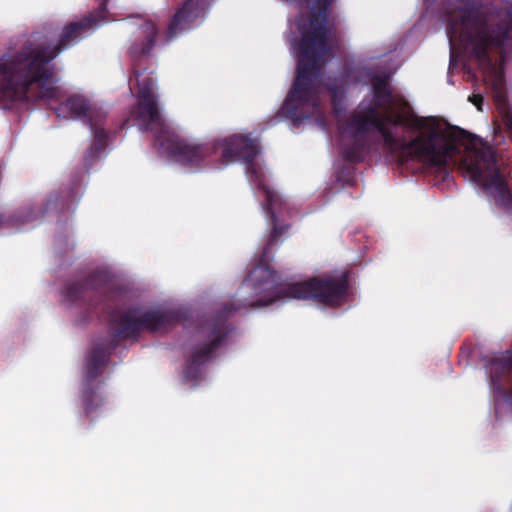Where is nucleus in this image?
I'll return each mask as SVG.
<instances>
[{
  "label": "nucleus",
  "instance_id": "obj_1",
  "mask_svg": "<svg viewBox=\"0 0 512 512\" xmlns=\"http://www.w3.org/2000/svg\"><path fill=\"white\" fill-rule=\"evenodd\" d=\"M287 231L274 244H270V237L268 238L261 254L260 263L248 273L242 282L240 289L249 290L253 299H245L239 305L234 302L225 303L215 316L201 326L200 332L209 342L195 347L186 360L183 376L187 381H195L199 378L202 365L209 361L231 332L228 323L229 317L241 308L268 306L281 299L312 300L327 307H338L346 302L350 287L349 271L325 274L295 283L283 284L281 282L278 273L272 270L267 262L270 260V250L278 245Z\"/></svg>",
  "mask_w": 512,
  "mask_h": 512
},
{
  "label": "nucleus",
  "instance_id": "obj_2",
  "mask_svg": "<svg viewBox=\"0 0 512 512\" xmlns=\"http://www.w3.org/2000/svg\"><path fill=\"white\" fill-rule=\"evenodd\" d=\"M114 294V284L109 274L99 270L79 281L68 283L63 291L65 300L70 304L85 307L91 313L101 310L111 318L112 336L94 342L86 356V383L82 391V402L85 416L90 421H93V414L104 403L98 392L100 383L94 387V382L103 373L119 341L137 339L143 330L167 332L182 320V313L176 310H149L139 316L135 308L112 311L110 302Z\"/></svg>",
  "mask_w": 512,
  "mask_h": 512
},
{
  "label": "nucleus",
  "instance_id": "obj_3",
  "mask_svg": "<svg viewBox=\"0 0 512 512\" xmlns=\"http://www.w3.org/2000/svg\"><path fill=\"white\" fill-rule=\"evenodd\" d=\"M131 114L145 131L152 129L153 126L159 127L160 133L156 136L157 140L177 162L183 165L199 167L214 156L218 149H222L220 160L223 165L242 160L246 165L249 179L258 186L263 194L262 206L271 225L270 244H274L290 228L289 224L280 222L278 218V214L282 213L285 205L284 199L265 184L264 174L255 163V159L260 153L257 139L251 138L250 135L234 134L223 140L193 143L170 134L164 128L156 97H139Z\"/></svg>",
  "mask_w": 512,
  "mask_h": 512
},
{
  "label": "nucleus",
  "instance_id": "obj_4",
  "mask_svg": "<svg viewBox=\"0 0 512 512\" xmlns=\"http://www.w3.org/2000/svg\"><path fill=\"white\" fill-rule=\"evenodd\" d=\"M100 12L89 14L81 20L64 26L59 42L54 47L24 45L13 54L0 58V100L23 101L28 96L37 99H57L60 94L51 62L67 47L77 42L81 35L99 22Z\"/></svg>",
  "mask_w": 512,
  "mask_h": 512
},
{
  "label": "nucleus",
  "instance_id": "obj_5",
  "mask_svg": "<svg viewBox=\"0 0 512 512\" xmlns=\"http://www.w3.org/2000/svg\"><path fill=\"white\" fill-rule=\"evenodd\" d=\"M306 1L311 4L309 29L302 31L296 77L282 106L283 114L294 124H300L318 112L315 81L321 75L324 57L333 56L331 43L337 42L333 25L328 26L330 6L334 0Z\"/></svg>",
  "mask_w": 512,
  "mask_h": 512
},
{
  "label": "nucleus",
  "instance_id": "obj_6",
  "mask_svg": "<svg viewBox=\"0 0 512 512\" xmlns=\"http://www.w3.org/2000/svg\"><path fill=\"white\" fill-rule=\"evenodd\" d=\"M421 137L417 161L442 175L443 179L449 175L448 162L459 152V144L473 150L471 159L465 162L471 180L486 189H493L496 203L512 211V191L497 167L496 155L490 148H475L478 141L475 135L458 126H450L446 133L432 128L422 132Z\"/></svg>",
  "mask_w": 512,
  "mask_h": 512
},
{
  "label": "nucleus",
  "instance_id": "obj_7",
  "mask_svg": "<svg viewBox=\"0 0 512 512\" xmlns=\"http://www.w3.org/2000/svg\"><path fill=\"white\" fill-rule=\"evenodd\" d=\"M485 373L489 382L495 422L512 417V348L498 357L485 359Z\"/></svg>",
  "mask_w": 512,
  "mask_h": 512
},
{
  "label": "nucleus",
  "instance_id": "obj_8",
  "mask_svg": "<svg viewBox=\"0 0 512 512\" xmlns=\"http://www.w3.org/2000/svg\"><path fill=\"white\" fill-rule=\"evenodd\" d=\"M60 111L69 112L72 118L83 119L91 129L93 134V143L85 157H97L107 146L108 134L105 129L106 114L100 110L92 108L87 98L80 95H73L60 104Z\"/></svg>",
  "mask_w": 512,
  "mask_h": 512
},
{
  "label": "nucleus",
  "instance_id": "obj_9",
  "mask_svg": "<svg viewBox=\"0 0 512 512\" xmlns=\"http://www.w3.org/2000/svg\"><path fill=\"white\" fill-rule=\"evenodd\" d=\"M158 36L159 30L153 22L146 21L139 26L135 38L127 49L131 67H134L136 73H138L139 66L145 65L152 57Z\"/></svg>",
  "mask_w": 512,
  "mask_h": 512
},
{
  "label": "nucleus",
  "instance_id": "obj_10",
  "mask_svg": "<svg viewBox=\"0 0 512 512\" xmlns=\"http://www.w3.org/2000/svg\"><path fill=\"white\" fill-rule=\"evenodd\" d=\"M377 122L376 130L381 134L385 147L396 155L400 164L417 160L418 148L422 140L421 133L410 141H406L404 138H397L393 135L385 125V119Z\"/></svg>",
  "mask_w": 512,
  "mask_h": 512
},
{
  "label": "nucleus",
  "instance_id": "obj_11",
  "mask_svg": "<svg viewBox=\"0 0 512 512\" xmlns=\"http://www.w3.org/2000/svg\"><path fill=\"white\" fill-rule=\"evenodd\" d=\"M201 12V0H185L168 24L166 40L169 42L182 32L189 30Z\"/></svg>",
  "mask_w": 512,
  "mask_h": 512
},
{
  "label": "nucleus",
  "instance_id": "obj_12",
  "mask_svg": "<svg viewBox=\"0 0 512 512\" xmlns=\"http://www.w3.org/2000/svg\"><path fill=\"white\" fill-rule=\"evenodd\" d=\"M382 119L376 107L368 106L365 110L353 114L344 125V132L349 133L352 138L363 137L377 128V121Z\"/></svg>",
  "mask_w": 512,
  "mask_h": 512
},
{
  "label": "nucleus",
  "instance_id": "obj_13",
  "mask_svg": "<svg viewBox=\"0 0 512 512\" xmlns=\"http://www.w3.org/2000/svg\"><path fill=\"white\" fill-rule=\"evenodd\" d=\"M78 191L79 185L73 184L69 189L50 193L44 204L42 215H46L50 212H55L59 215L69 212L79 200Z\"/></svg>",
  "mask_w": 512,
  "mask_h": 512
},
{
  "label": "nucleus",
  "instance_id": "obj_14",
  "mask_svg": "<svg viewBox=\"0 0 512 512\" xmlns=\"http://www.w3.org/2000/svg\"><path fill=\"white\" fill-rule=\"evenodd\" d=\"M147 68L145 65L139 66L138 73L134 67H131L130 81L136 80L138 86V96L140 98L156 97L154 95V88L156 87V79L152 77V72L146 74Z\"/></svg>",
  "mask_w": 512,
  "mask_h": 512
},
{
  "label": "nucleus",
  "instance_id": "obj_15",
  "mask_svg": "<svg viewBox=\"0 0 512 512\" xmlns=\"http://www.w3.org/2000/svg\"><path fill=\"white\" fill-rule=\"evenodd\" d=\"M374 104L376 109L383 108L391 104V91L389 89L388 79L383 76H375L372 80Z\"/></svg>",
  "mask_w": 512,
  "mask_h": 512
},
{
  "label": "nucleus",
  "instance_id": "obj_16",
  "mask_svg": "<svg viewBox=\"0 0 512 512\" xmlns=\"http://www.w3.org/2000/svg\"><path fill=\"white\" fill-rule=\"evenodd\" d=\"M347 83V75L339 74L337 76H328L325 78L324 85L331 95V103L336 110L341 103Z\"/></svg>",
  "mask_w": 512,
  "mask_h": 512
},
{
  "label": "nucleus",
  "instance_id": "obj_17",
  "mask_svg": "<svg viewBox=\"0 0 512 512\" xmlns=\"http://www.w3.org/2000/svg\"><path fill=\"white\" fill-rule=\"evenodd\" d=\"M367 152L366 138H353V142L343 149L344 158L352 163H361L364 161Z\"/></svg>",
  "mask_w": 512,
  "mask_h": 512
},
{
  "label": "nucleus",
  "instance_id": "obj_18",
  "mask_svg": "<svg viewBox=\"0 0 512 512\" xmlns=\"http://www.w3.org/2000/svg\"><path fill=\"white\" fill-rule=\"evenodd\" d=\"M381 119H385V125L388 123L394 126H409L414 129L420 130L426 126V119L419 116H413L411 119H408L402 115L392 116L390 114H385L380 116Z\"/></svg>",
  "mask_w": 512,
  "mask_h": 512
},
{
  "label": "nucleus",
  "instance_id": "obj_19",
  "mask_svg": "<svg viewBox=\"0 0 512 512\" xmlns=\"http://www.w3.org/2000/svg\"><path fill=\"white\" fill-rule=\"evenodd\" d=\"M483 100L481 94H472L468 97V101L474 104L479 111H482Z\"/></svg>",
  "mask_w": 512,
  "mask_h": 512
},
{
  "label": "nucleus",
  "instance_id": "obj_20",
  "mask_svg": "<svg viewBox=\"0 0 512 512\" xmlns=\"http://www.w3.org/2000/svg\"><path fill=\"white\" fill-rule=\"evenodd\" d=\"M503 120L508 131L512 134V112H506L503 116Z\"/></svg>",
  "mask_w": 512,
  "mask_h": 512
},
{
  "label": "nucleus",
  "instance_id": "obj_21",
  "mask_svg": "<svg viewBox=\"0 0 512 512\" xmlns=\"http://www.w3.org/2000/svg\"><path fill=\"white\" fill-rule=\"evenodd\" d=\"M99 7L97 9L98 12H100L101 17L105 16L107 11V4L109 0H99Z\"/></svg>",
  "mask_w": 512,
  "mask_h": 512
}]
</instances>
